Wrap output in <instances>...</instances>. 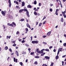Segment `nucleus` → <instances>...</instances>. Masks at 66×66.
Instances as JSON below:
<instances>
[{"label":"nucleus","mask_w":66,"mask_h":66,"mask_svg":"<svg viewBox=\"0 0 66 66\" xmlns=\"http://www.w3.org/2000/svg\"><path fill=\"white\" fill-rule=\"evenodd\" d=\"M53 51H54V52H56V50H55V49H54L53 50Z\"/></svg>","instance_id":"obj_51"},{"label":"nucleus","mask_w":66,"mask_h":66,"mask_svg":"<svg viewBox=\"0 0 66 66\" xmlns=\"http://www.w3.org/2000/svg\"><path fill=\"white\" fill-rule=\"evenodd\" d=\"M16 4H17V5L18 4V2L16 1Z\"/></svg>","instance_id":"obj_58"},{"label":"nucleus","mask_w":66,"mask_h":66,"mask_svg":"<svg viewBox=\"0 0 66 66\" xmlns=\"http://www.w3.org/2000/svg\"><path fill=\"white\" fill-rule=\"evenodd\" d=\"M6 12V11H1V13L4 16H5V13Z\"/></svg>","instance_id":"obj_2"},{"label":"nucleus","mask_w":66,"mask_h":66,"mask_svg":"<svg viewBox=\"0 0 66 66\" xmlns=\"http://www.w3.org/2000/svg\"><path fill=\"white\" fill-rule=\"evenodd\" d=\"M50 6H53V4H50Z\"/></svg>","instance_id":"obj_52"},{"label":"nucleus","mask_w":66,"mask_h":66,"mask_svg":"<svg viewBox=\"0 0 66 66\" xmlns=\"http://www.w3.org/2000/svg\"><path fill=\"white\" fill-rule=\"evenodd\" d=\"M19 34V32L17 31L16 32V34Z\"/></svg>","instance_id":"obj_41"},{"label":"nucleus","mask_w":66,"mask_h":66,"mask_svg":"<svg viewBox=\"0 0 66 66\" xmlns=\"http://www.w3.org/2000/svg\"><path fill=\"white\" fill-rule=\"evenodd\" d=\"M22 6H23L24 5V2H22Z\"/></svg>","instance_id":"obj_13"},{"label":"nucleus","mask_w":66,"mask_h":66,"mask_svg":"<svg viewBox=\"0 0 66 66\" xmlns=\"http://www.w3.org/2000/svg\"><path fill=\"white\" fill-rule=\"evenodd\" d=\"M43 44H46V45H47V43L46 42H43Z\"/></svg>","instance_id":"obj_40"},{"label":"nucleus","mask_w":66,"mask_h":66,"mask_svg":"<svg viewBox=\"0 0 66 66\" xmlns=\"http://www.w3.org/2000/svg\"><path fill=\"white\" fill-rule=\"evenodd\" d=\"M39 6H40L42 5V4L40 3H39Z\"/></svg>","instance_id":"obj_37"},{"label":"nucleus","mask_w":66,"mask_h":66,"mask_svg":"<svg viewBox=\"0 0 66 66\" xmlns=\"http://www.w3.org/2000/svg\"><path fill=\"white\" fill-rule=\"evenodd\" d=\"M30 38H31V40H32V36H31L30 37Z\"/></svg>","instance_id":"obj_57"},{"label":"nucleus","mask_w":66,"mask_h":66,"mask_svg":"<svg viewBox=\"0 0 66 66\" xmlns=\"http://www.w3.org/2000/svg\"><path fill=\"white\" fill-rule=\"evenodd\" d=\"M3 27L4 29H5V26H4V25H3Z\"/></svg>","instance_id":"obj_36"},{"label":"nucleus","mask_w":66,"mask_h":66,"mask_svg":"<svg viewBox=\"0 0 66 66\" xmlns=\"http://www.w3.org/2000/svg\"><path fill=\"white\" fill-rule=\"evenodd\" d=\"M60 4L61 6V7H63V6H62V5L61 4V2H60Z\"/></svg>","instance_id":"obj_56"},{"label":"nucleus","mask_w":66,"mask_h":66,"mask_svg":"<svg viewBox=\"0 0 66 66\" xmlns=\"http://www.w3.org/2000/svg\"><path fill=\"white\" fill-rule=\"evenodd\" d=\"M66 56V55H63V56H62V57H65Z\"/></svg>","instance_id":"obj_59"},{"label":"nucleus","mask_w":66,"mask_h":66,"mask_svg":"<svg viewBox=\"0 0 66 66\" xmlns=\"http://www.w3.org/2000/svg\"><path fill=\"white\" fill-rule=\"evenodd\" d=\"M23 10H24L23 9L20 10L19 11V12L20 13H21V12H23Z\"/></svg>","instance_id":"obj_10"},{"label":"nucleus","mask_w":66,"mask_h":66,"mask_svg":"<svg viewBox=\"0 0 66 66\" xmlns=\"http://www.w3.org/2000/svg\"><path fill=\"white\" fill-rule=\"evenodd\" d=\"M5 50H7L8 49V47L7 46H6L5 48Z\"/></svg>","instance_id":"obj_16"},{"label":"nucleus","mask_w":66,"mask_h":66,"mask_svg":"<svg viewBox=\"0 0 66 66\" xmlns=\"http://www.w3.org/2000/svg\"><path fill=\"white\" fill-rule=\"evenodd\" d=\"M12 24H14V26H16V24L15 23H14V22H13L12 23Z\"/></svg>","instance_id":"obj_46"},{"label":"nucleus","mask_w":66,"mask_h":66,"mask_svg":"<svg viewBox=\"0 0 66 66\" xmlns=\"http://www.w3.org/2000/svg\"><path fill=\"white\" fill-rule=\"evenodd\" d=\"M28 59H26V63H27V62H28Z\"/></svg>","instance_id":"obj_61"},{"label":"nucleus","mask_w":66,"mask_h":66,"mask_svg":"<svg viewBox=\"0 0 66 66\" xmlns=\"http://www.w3.org/2000/svg\"><path fill=\"white\" fill-rule=\"evenodd\" d=\"M60 48H59V50L58 51V52L57 53V55H59V53H60Z\"/></svg>","instance_id":"obj_20"},{"label":"nucleus","mask_w":66,"mask_h":66,"mask_svg":"<svg viewBox=\"0 0 66 66\" xmlns=\"http://www.w3.org/2000/svg\"><path fill=\"white\" fill-rule=\"evenodd\" d=\"M32 44H37L38 43V41H32Z\"/></svg>","instance_id":"obj_3"},{"label":"nucleus","mask_w":66,"mask_h":66,"mask_svg":"<svg viewBox=\"0 0 66 66\" xmlns=\"http://www.w3.org/2000/svg\"><path fill=\"white\" fill-rule=\"evenodd\" d=\"M11 5H12V4H11V3H9V6L10 7H11Z\"/></svg>","instance_id":"obj_32"},{"label":"nucleus","mask_w":66,"mask_h":66,"mask_svg":"<svg viewBox=\"0 0 66 66\" xmlns=\"http://www.w3.org/2000/svg\"><path fill=\"white\" fill-rule=\"evenodd\" d=\"M42 23H40L39 25V27H40V26H41V25H42Z\"/></svg>","instance_id":"obj_34"},{"label":"nucleus","mask_w":66,"mask_h":66,"mask_svg":"<svg viewBox=\"0 0 66 66\" xmlns=\"http://www.w3.org/2000/svg\"><path fill=\"white\" fill-rule=\"evenodd\" d=\"M64 61H62V66L64 65Z\"/></svg>","instance_id":"obj_43"},{"label":"nucleus","mask_w":66,"mask_h":66,"mask_svg":"<svg viewBox=\"0 0 66 66\" xmlns=\"http://www.w3.org/2000/svg\"><path fill=\"white\" fill-rule=\"evenodd\" d=\"M43 52H44L43 51V50H41V54L43 53Z\"/></svg>","instance_id":"obj_45"},{"label":"nucleus","mask_w":66,"mask_h":66,"mask_svg":"<svg viewBox=\"0 0 66 66\" xmlns=\"http://www.w3.org/2000/svg\"><path fill=\"white\" fill-rule=\"evenodd\" d=\"M50 11H51V12H52V9H51L50 10Z\"/></svg>","instance_id":"obj_53"},{"label":"nucleus","mask_w":66,"mask_h":66,"mask_svg":"<svg viewBox=\"0 0 66 66\" xmlns=\"http://www.w3.org/2000/svg\"><path fill=\"white\" fill-rule=\"evenodd\" d=\"M44 54H45V53H44L42 54L41 55V56H43V55H44Z\"/></svg>","instance_id":"obj_28"},{"label":"nucleus","mask_w":66,"mask_h":66,"mask_svg":"<svg viewBox=\"0 0 66 66\" xmlns=\"http://www.w3.org/2000/svg\"><path fill=\"white\" fill-rule=\"evenodd\" d=\"M26 30V31H27V32H28V29L27 28H26L25 29Z\"/></svg>","instance_id":"obj_42"},{"label":"nucleus","mask_w":66,"mask_h":66,"mask_svg":"<svg viewBox=\"0 0 66 66\" xmlns=\"http://www.w3.org/2000/svg\"><path fill=\"white\" fill-rule=\"evenodd\" d=\"M45 59H47V60H49L50 59V57H48V56H45Z\"/></svg>","instance_id":"obj_7"},{"label":"nucleus","mask_w":66,"mask_h":66,"mask_svg":"<svg viewBox=\"0 0 66 66\" xmlns=\"http://www.w3.org/2000/svg\"><path fill=\"white\" fill-rule=\"evenodd\" d=\"M51 33V31H50V32H48L47 34V35H48V36L50 35V34H50V33Z\"/></svg>","instance_id":"obj_9"},{"label":"nucleus","mask_w":66,"mask_h":66,"mask_svg":"<svg viewBox=\"0 0 66 66\" xmlns=\"http://www.w3.org/2000/svg\"><path fill=\"white\" fill-rule=\"evenodd\" d=\"M24 11H26V13H27V15L28 17H30V15H29V12H28V11L27 10V9H24Z\"/></svg>","instance_id":"obj_1"},{"label":"nucleus","mask_w":66,"mask_h":66,"mask_svg":"<svg viewBox=\"0 0 66 66\" xmlns=\"http://www.w3.org/2000/svg\"><path fill=\"white\" fill-rule=\"evenodd\" d=\"M24 19H22L20 20V21H24Z\"/></svg>","instance_id":"obj_19"},{"label":"nucleus","mask_w":66,"mask_h":66,"mask_svg":"<svg viewBox=\"0 0 66 66\" xmlns=\"http://www.w3.org/2000/svg\"><path fill=\"white\" fill-rule=\"evenodd\" d=\"M34 4H36L37 3V2L36 1H35L34 2Z\"/></svg>","instance_id":"obj_22"},{"label":"nucleus","mask_w":66,"mask_h":66,"mask_svg":"<svg viewBox=\"0 0 66 66\" xmlns=\"http://www.w3.org/2000/svg\"><path fill=\"white\" fill-rule=\"evenodd\" d=\"M38 53H41V51H39L38 52Z\"/></svg>","instance_id":"obj_47"},{"label":"nucleus","mask_w":66,"mask_h":66,"mask_svg":"<svg viewBox=\"0 0 66 66\" xmlns=\"http://www.w3.org/2000/svg\"><path fill=\"white\" fill-rule=\"evenodd\" d=\"M55 14H56V15H58V13H57V11H55Z\"/></svg>","instance_id":"obj_30"},{"label":"nucleus","mask_w":66,"mask_h":66,"mask_svg":"<svg viewBox=\"0 0 66 66\" xmlns=\"http://www.w3.org/2000/svg\"><path fill=\"white\" fill-rule=\"evenodd\" d=\"M62 48H61L60 50V51H61V52L62 51Z\"/></svg>","instance_id":"obj_63"},{"label":"nucleus","mask_w":66,"mask_h":66,"mask_svg":"<svg viewBox=\"0 0 66 66\" xmlns=\"http://www.w3.org/2000/svg\"><path fill=\"white\" fill-rule=\"evenodd\" d=\"M53 63H51L50 66H53Z\"/></svg>","instance_id":"obj_38"},{"label":"nucleus","mask_w":66,"mask_h":66,"mask_svg":"<svg viewBox=\"0 0 66 66\" xmlns=\"http://www.w3.org/2000/svg\"><path fill=\"white\" fill-rule=\"evenodd\" d=\"M64 17V18H66V14H65L63 13V14H62Z\"/></svg>","instance_id":"obj_17"},{"label":"nucleus","mask_w":66,"mask_h":66,"mask_svg":"<svg viewBox=\"0 0 66 66\" xmlns=\"http://www.w3.org/2000/svg\"><path fill=\"white\" fill-rule=\"evenodd\" d=\"M14 62H16V63H17V59H16L15 58V57H14Z\"/></svg>","instance_id":"obj_4"},{"label":"nucleus","mask_w":66,"mask_h":66,"mask_svg":"<svg viewBox=\"0 0 66 66\" xmlns=\"http://www.w3.org/2000/svg\"><path fill=\"white\" fill-rule=\"evenodd\" d=\"M15 53L17 56H19V54H18V51H16Z\"/></svg>","instance_id":"obj_8"},{"label":"nucleus","mask_w":66,"mask_h":66,"mask_svg":"<svg viewBox=\"0 0 66 66\" xmlns=\"http://www.w3.org/2000/svg\"><path fill=\"white\" fill-rule=\"evenodd\" d=\"M9 51L11 53H12V49L11 48H10L9 50Z\"/></svg>","instance_id":"obj_21"},{"label":"nucleus","mask_w":66,"mask_h":66,"mask_svg":"<svg viewBox=\"0 0 66 66\" xmlns=\"http://www.w3.org/2000/svg\"><path fill=\"white\" fill-rule=\"evenodd\" d=\"M36 65H37V61H36L34 63Z\"/></svg>","instance_id":"obj_23"},{"label":"nucleus","mask_w":66,"mask_h":66,"mask_svg":"<svg viewBox=\"0 0 66 66\" xmlns=\"http://www.w3.org/2000/svg\"><path fill=\"white\" fill-rule=\"evenodd\" d=\"M28 8H31L32 6L31 5H28L27 6Z\"/></svg>","instance_id":"obj_11"},{"label":"nucleus","mask_w":66,"mask_h":66,"mask_svg":"<svg viewBox=\"0 0 66 66\" xmlns=\"http://www.w3.org/2000/svg\"><path fill=\"white\" fill-rule=\"evenodd\" d=\"M22 54H26V52H23L22 53Z\"/></svg>","instance_id":"obj_50"},{"label":"nucleus","mask_w":66,"mask_h":66,"mask_svg":"<svg viewBox=\"0 0 66 66\" xmlns=\"http://www.w3.org/2000/svg\"><path fill=\"white\" fill-rule=\"evenodd\" d=\"M46 21H45V22H44L43 23V24H45L46 23Z\"/></svg>","instance_id":"obj_55"},{"label":"nucleus","mask_w":66,"mask_h":66,"mask_svg":"<svg viewBox=\"0 0 66 66\" xmlns=\"http://www.w3.org/2000/svg\"><path fill=\"white\" fill-rule=\"evenodd\" d=\"M63 46H64V47H66V43H65L63 44Z\"/></svg>","instance_id":"obj_24"},{"label":"nucleus","mask_w":66,"mask_h":66,"mask_svg":"<svg viewBox=\"0 0 66 66\" xmlns=\"http://www.w3.org/2000/svg\"><path fill=\"white\" fill-rule=\"evenodd\" d=\"M8 2L9 3H11V0H9Z\"/></svg>","instance_id":"obj_49"},{"label":"nucleus","mask_w":66,"mask_h":66,"mask_svg":"<svg viewBox=\"0 0 66 66\" xmlns=\"http://www.w3.org/2000/svg\"><path fill=\"white\" fill-rule=\"evenodd\" d=\"M9 18L11 19H12L13 18V16H12L10 15Z\"/></svg>","instance_id":"obj_31"},{"label":"nucleus","mask_w":66,"mask_h":66,"mask_svg":"<svg viewBox=\"0 0 66 66\" xmlns=\"http://www.w3.org/2000/svg\"><path fill=\"white\" fill-rule=\"evenodd\" d=\"M27 26V27H28V28H30V29H31V27H30V26L29 25V24L28 23H27L26 24Z\"/></svg>","instance_id":"obj_5"},{"label":"nucleus","mask_w":66,"mask_h":66,"mask_svg":"<svg viewBox=\"0 0 66 66\" xmlns=\"http://www.w3.org/2000/svg\"><path fill=\"white\" fill-rule=\"evenodd\" d=\"M61 22H63V18H61Z\"/></svg>","instance_id":"obj_26"},{"label":"nucleus","mask_w":66,"mask_h":66,"mask_svg":"<svg viewBox=\"0 0 66 66\" xmlns=\"http://www.w3.org/2000/svg\"><path fill=\"white\" fill-rule=\"evenodd\" d=\"M16 9H20V7L18 6H16Z\"/></svg>","instance_id":"obj_12"},{"label":"nucleus","mask_w":66,"mask_h":66,"mask_svg":"<svg viewBox=\"0 0 66 66\" xmlns=\"http://www.w3.org/2000/svg\"><path fill=\"white\" fill-rule=\"evenodd\" d=\"M33 53H34V52H31L30 53L31 55H33Z\"/></svg>","instance_id":"obj_48"},{"label":"nucleus","mask_w":66,"mask_h":66,"mask_svg":"<svg viewBox=\"0 0 66 66\" xmlns=\"http://www.w3.org/2000/svg\"><path fill=\"white\" fill-rule=\"evenodd\" d=\"M35 58H36L37 59H39V56H35Z\"/></svg>","instance_id":"obj_14"},{"label":"nucleus","mask_w":66,"mask_h":66,"mask_svg":"<svg viewBox=\"0 0 66 66\" xmlns=\"http://www.w3.org/2000/svg\"><path fill=\"white\" fill-rule=\"evenodd\" d=\"M25 46H26V47H29V45L27 44H26L25 45Z\"/></svg>","instance_id":"obj_18"},{"label":"nucleus","mask_w":66,"mask_h":66,"mask_svg":"<svg viewBox=\"0 0 66 66\" xmlns=\"http://www.w3.org/2000/svg\"><path fill=\"white\" fill-rule=\"evenodd\" d=\"M53 47L52 46H51L49 47V49H51Z\"/></svg>","instance_id":"obj_44"},{"label":"nucleus","mask_w":66,"mask_h":66,"mask_svg":"<svg viewBox=\"0 0 66 66\" xmlns=\"http://www.w3.org/2000/svg\"><path fill=\"white\" fill-rule=\"evenodd\" d=\"M46 16H45L44 17V18L42 20H44L45 19H46Z\"/></svg>","instance_id":"obj_25"},{"label":"nucleus","mask_w":66,"mask_h":66,"mask_svg":"<svg viewBox=\"0 0 66 66\" xmlns=\"http://www.w3.org/2000/svg\"><path fill=\"white\" fill-rule=\"evenodd\" d=\"M7 25L9 26H12V27H13V25L12 24H10V23H7Z\"/></svg>","instance_id":"obj_6"},{"label":"nucleus","mask_w":66,"mask_h":66,"mask_svg":"<svg viewBox=\"0 0 66 66\" xmlns=\"http://www.w3.org/2000/svg\"><path fill=\"white\" fill-rule=\"evenodd\" d=\"M34 13L35 15H36L37 14V13L36 12H34Z\"/></svg>","instance_id":"obj_35"},{"label":"nucleus","mask_w":66,"mask_h":66,"mask_svg":"<svg viewBox=\"0 0 66 66\" xmlns=\"http://www.w3.org/2000/svg\"><path fill=\"white\" fill-rule=\"evenodd\" d=\"M19 64H20V65H21V66H22V65H23L22 63V62H20L19 63Z\"/></svg>","instance_id":"obj_29"},{"label":"nucleus","mask_w":66,"mask_h":66,"mask_svg":"<svg viewBox=\"0 0 66 66\" xmlns=\"http://www.w3.org/2000/svg\"><path fill=\"white\" fill-rule=\"evenodd\" d=\"M59 57L58 55H57L56 57V60H57L58 59V58H59Z\"/></svg>","instance_id":"obj_15"},{"label":"nucleus","mask_w":66,"mask_h":66,"mask_svg":"<svg viewBox=\"0 0 66 66\" xmlns=\"http://www.w3.org/2000/svg\"><path fill=\"white\" fill-rule=\"evenodd\" d=\"M45 51H49V49H45Z\"/></svg>","instance_id":"obj_27"},{"label":"nucleus","mask_w":66,"mask_h":66,"mask_svg":"<svg viewBox=\"0 0 66 66\" xmlns=\"http://www.w3.org/2000/svg\"><path fill=\"white\" fill-rule=\"evenodd\" d=\"M38 50H39V49H38V48L37 49V53H38Z\"/></svg>","instance_id":"obj_62"},{"label":"nucleus","mask_w":66,"mask_h":66,"mask_svg":"<svg viewBox=\"0 0 66 66\" xmlns=\"http://www.w3.org/2000/svg\"><path fill=\"white\" fill-rule=\"evenodd\" d=\"M28 50H29V51H31V48H28Z\"/></svg>","instance_id":"obj_64"},{"label":"nucleus","mask_w":66,"mask_h":66,"mask_svg":"<svg viewBox=\"0 0 66 66\" xmlns=\"http://www.w3.org/2000/svg\"><path fill=\"white\" fill-rule=\"evenodd\" d=\"M25 42V41H24V40H23L22 41V43H24Z\"/></svg>","instance_id":"obj_54"},{"label":"nucleus","mask_w":66,"mask_h":66,"mask_svg":"<svg viewBox=\"0 0 66 66\" xmlns=\"http://www.w3.org/2000/svg\"><path fill=\"white\" fill-rule=\"evenodd\" d=\"M65 13H66V11H64V12H62V14H65Z\"/></svg>","instance_id":"obj_33"},{"label":"nucleus","mask_w":66,"mask_h":66,"mask_svg":"<svg viewBox=\"0 0 66 66\" xmlns=\"http://www.w3.org/2000/svg\"><path fill=\"white\" fill-rule=\"evenodd\" d=\"M13 46H14V47H15L16 46V44H14L13 45Z\"/></svg>","instance_id":"obj_39"},{"label":"nucleus","mask_w":66,"mask_h":66,"mask_svg":"<svg viewBox=\"0 0 66 66\" xmlns=\"http://www.w3.org/2000/svg\"><path fill=\"white\" fill-rule=\"evenodd\" d=\"M59 11V10L58 9H57L56 10V12H57V11Z\"/></svg>","instance_id":"obj_60"}]
</instances>
